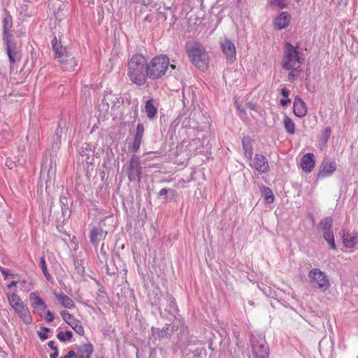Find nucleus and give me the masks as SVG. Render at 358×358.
Returning a JSON list of instances; mask_svg holds the SVG:
<instances>
[{
	"mask_svg": "<svg viewBox=\"0 0 358 358\" xmlns=\"http://www.w3.org/2000/svg\"><path fill=\"white\" fill-rule=\"evenodd\" d=\"M290 102H291V99H281V100H280V104H281L282 106H286L287 103H290Z\"/></svg>",
	"mask_w": 358,
	"mask_h": 358,
	"instance_id": "obj_51",
	"label": "nucleus"
},
{
	"mask_svg": "<svg viewBox=\"0 0 358 358\" xmlns=\"http://www.w3.org/2000/svg\"><path fill=\"white\" fill-rule=\"evenodd\" d=\"M250 343L254 358H268L269 349L264 336L252 334Z\"/></svg>",
	"mask_w": 358,
	"mask_h": 358,
	"instance_id": "obj_6",
	"label": "nucleus"
},
{
	"mask_svg": "<svg viewBox=\"0 0 358 358\" xmlns=\"http://www.w3.org/2000/svg\"><path fill=\"white\" fill-rule=\"evenodd\" d=\"M0 271L1 272V273L5 275L6 277H7L8 275H10V273H9V271L8 270H6L3 268H0ZM10 275L13 276V274H10Z\"/></svg>",
	"mask_w": 358,
	"mask_h": 358,
	"instance_id": "obj_50",
	"label": "nucleus"
},
{
	"mask_svg": "<svg viewBox=\"0 0 358 358\" xmlns=\"http://www.w3.org/2000/svg\"><path fill=\"white\" fill-rule=\"evenodd\" d=\"M299 48V45L294 46L289 42L285 43L284 55L281 62L283 69H297L301 67L304 59L300 57Z\"/></svg>",
	"mask_w": 358,
	"mask_h": 358,
	"instance_id": "obj_3",
	"label": "nucleus"
},
{
	"mask_svg": "<svg viewBox=\"0 0 358 358\" xmlns=\"http://www.w3.org/2000/svg\"><path fill=\"white\" fill-rule=\"evenodd\" d=\"M55 296L59 303L65 308L71 309L75 307L73 301L64 293H55Z\"/></svg>",
	"mask_w": 358,
	"mask_h": 358,
	"instance_id": "obj_26",
	"label": "nucleus"
},
{
	"mask_svg": "<svg viewBox=\"0 0 358 358\" xmlns=\"http://www.w3.org/2000/svg\"><path fill=\"white\" fill-rule=\"evenodd\" d=\"M58 357V350L54 351L53 353H51L50 355V358H57Z\"/></svg>",
	"mask_w": 358,
	"mask_h": 358,
	"instance_id": "obj_54",
	"label": "nucleus"
},
{
	"mask_svg": "<svg viewBox=\"0 0 358 358\" xmlns=\"http://www.w3.org/2000/svg\"><path fill=\"white\" fill-rule=\"evenodd\" d=\"M289 91L287 89H286L285 87L281 89V94L284 97H287L289 96Z\"/></svg>",
	"mask_w": 358,
	"mask_h": 358,
	"instance_id": "obj_48",
	"label": "nucleus"
},
{
	"mask_svg": "<svg viewBox=\"0 0 358 358\" xmlns=\"http://www.w3.org/2000/svg\"><path fill=\"white\" fill-rule=\"evenodd\" d=\"M13 309L25 324H29L32 322L30 311L23 303L15 307Z\"/></svg>",
	"mask_w": 358,
	"mask_h": 358,
	"instance_id": "obj_22",
	"label": "nucleus"
},
{
	"mask_svg": "<svg viewBox=\"0 0 358 358\" xmlns=\"http://www.w3.org/2000/svg\"><path fill=\"white\" fill-rule=\"evenodd\" d=\"M145 112L148 118L152 119L155 117L157 109L153 104V99H150L147 100L145 104Z\"/></svg>",
	"mask_w": 358,
	"mask_h": 358,
	"instance_id": "obj_28",
	"label": "nucleus"
},
{
	"mask_svg": "<svg viewBox=\"0 0 358 358\" xmlns=\"http://www.w3.org/2000/svg\"><path fill=\"white\" fill-rule=\"evenodd\" d=\"M289 71L290 72L288 75L289 80L290 82H294L299 77V73L301 72V67L298 68L297 69H291Z\"/></svg>",
	"mask_w": 358,
	"mask_h": 358,
	"instance_id": "obj_37",
	"label": "nucleus"
},
{
	"mask_svg": "<svg viewBox=\"0 0 358 358\" xmlns=\"http://www.w3.org/2000/svg\"><path fill=\"white\" fill-rule=\"evenodd\" d=\"M44 319L48 322H52L55 319L54 314L50 310H46L45 316L44 317Z\"/></svg>",
	"mask_w": 358,
	"mask_h": 358,
	"instance_id": "obj_43",
	"label": "nucleus"
},
{
	"mask_svg": "<svg viewBox=\"0 0 358 358\" xmlns=\"http://www.w3.org/2000/svg\"><path fill=\"white\" fill-rule=\"evenodd\" d=\"M101 358H105V357H101Z\"/></svg>",
	"mask_w": 358,
	"mask_h": 358,
	"instance_id": "obj_57",
	"label": "nucleus"
},
{
	"mask_svg": "<svg viewBox=\"0 0 358 358\" xmlns=\"http://www.w3.org/2000/svg\"><path fill=\"white\" fill-rule=\"evenodd\" d=\"M127 174L129 181L140 182L142 174V167L141 166L139 158L135 155H134L131 158Z\"/></svg>",
	"mask_w": 358,
	"mask_h": 358,
	"instance_id": "obj_9",
	"label": "nucleus"
},
{
	"mask_svg": "<svg viewBox=\"0 0 358 358\" xmlns=\"http://www.w3.org/2000/svg\"><path fill=\"white\" fill-rule=\"evenodd\" d=\"M76 356V352H74L73 350H70L67 353V355H66L64 357H62L61 358H75Z\"/></svg>",
	"mask_w": 358,
	"mask_h": 358,
	"instance_id": "obj_45",
	"label": "nucleus"
},
{
	"mask_svg": "<svg viewBox=\"0 0 358 358\" xmlns=\"http://www.w3.org/2000/svg\"><path fill=\"white\" fill-rule=\"evenodd\" d=\"M43 331H38V335L41 340L45 341L48 338L49 336L48 334V332H49L50 329L48 327H43Z\"/></svg>",
	"mask_w": 358,
	"mask_h": 358,
	"instance_id": "obj_40",
	"label": "nucleus"
},
{
	"mask_svg": "<svg viewBox=\"0 0 358 358\" xmlns=\"http://www.w3.org/2000/svg\"><path fill=\"white\" fill-rule=\"evenodd\" d=\"M271 3L273 6L279 7L280 8H283L287 6L285 0H271Z\"/></svg>",
	"mask_w": 358,
	"mask_h": 358,
	"instance_id": "obj_41",
	"label": "nucleus"
},
{
	"mask_svg": "<svg viewBox=\"0 0 358 358\" xmlns=\"http://www.w3.org/2000/svg\"><path fill=\"white\" fill-rule=\"evenodd\" d=\"M17 281H12L8 285V288L11 289L13 287H15L17 285Z\"/></svg>",
	"mask_w": 358,
	"mask_h": 358,
	"instance_id": "obj_53",
	"label": "nucleus"
},
{
	"mask_svg": "<svg viewBox=\"0 0 358 358\" xmlns=\"http://www.w3.org/2000/svg\"><path fill=\"white\" fill-rule=\"evenodd\" d=\"M310 282L313 288L324 292L330 287V282L324 272L318 268H313L308 273Z\"/></svg>",
	"mask_w": 358,
	"mask_h": 358,
	"instance_id": "obj_7",
	"label": "nucleus"
},
{
	"mask_svg": "<svg viewBox=\"0 0 358 358\" xmlns=\"http://www.w3.org/2000/svg\"><path fill=\"white\" fill-rule=\"evenodd\" d=\"M57 338L62 342L70 341L73 337V334L71 331H59L57 335Z\"/></svg>",
	"mask_w": 358,
	"mask_h": 358,
	"instance_id": "obj_34",
	"label": "nucleus"
},
{
	"mask_svg": "<svg viewBox=\"0 0 358 358\" xmlns=\"http://www.w3.org/2000/svg\"><path fill=\"white\" fill-rule=\"evenodd\" d=\"M127 75L131 83L143 86L146 83L148 76L147 73V60L140 53L134 54L127 62Z\"/></svg>",
	"mask_w": 358,
	"mask_h": 358,
	"instance_id": "obj_1",
	"label": "nucleus"
},
{
	"mask_svg": "<svg viewBox=\"0 0 358 358\" xmlns=\"http://www.w3.org/2000/svg\"><path fill=\"white\" fill-rule=\"evenodd\" d=\"M246 106H247L248 108H249L250 110H256V108H257L256 105L251 102L247 103Z\"/></svg>",
	"mask_w": 358,
	"mask_h": 358,
	"instance_id": "obj_49",
	"label": "nucleus"
},
{
	"mask_svg": "<svg viewBox=\"0 0 358 358\" xmlns=\"http://www.w3.org/2000/svg\"><path fill=\"white\" fill-rule=\"evenodd\" d=\"M144 131H145V129H144L143 124L141 123H138L136 127V134L134 136V139L139 140V141H142Z\"/></svg>",
	"mask_w": 358,
	"mask_h": 358,
	"instance_id": "obj_36",
	"label": "nucleus"
},
{
	"mask_svg": "<svg viewBox=\"0 0 358 358\" xmlns=\"http://www.w3.org/2000/svg\"><path fill=\"white\" fill-rule=\"evenodd\" d=\"M187 53L192 62L200 70L208 68V56L206 51L199 43H194L187 48Z\"/></svg>",
	"mask_w": 358,
	"mask_h": 358,
	"instance_id": "obj_5",
	"label": "nucleus"
},
{
	"mask_svg": "<svg viewBox=\"0 0 358 358\" xmlns=\"http://www.w3.org/2000/svg\"><path fill=\"white\" fill-rule=\"evenodd\" d=\"M60 315L62 319L68 324L78 334L83 336L85 334L84 328L80 320L66 310H62Z\"/></svg>",
	"mask_w": 358,
	"mask_h": 358,
	"instance_id": "obj_11",
	"label": "nucleus"
},
{
	"mask_svg": "<svg viewBox=\"0 0 358 358\" xmlns=\"http://www.w3.org/2000/svg\"><path fill=\"white\" fill-rule=\"evenodd\" d=\"M253 164L255 169L260 173H266L269 170V165L267 159L262 155H255Z\"/></svg>",
	"mask_w": 358,
	"mask_h": 358,
	"instance_id": "obj_18",
	"label": "nucleus"
},
{
	"mask_svg": "<svg viewBox=\"0 0 358 358\" xmlns=\"http://www.w3.org/2000/svg\"><path fill=\"white\" fill-rule=\"evenodd\" d=\"M107 234V231H104L101 227H93L90 233V242L96 246L99 241L106 238Z\"/></svg>",
	"mask_w": 358,
	"mask_h": 358,
	"instance_id": "obj_21",
	"label": "nucleus"
},
{
	"mask_svg": "<svg viewBox=\"0 0 358 358\" xmlns=\"http://www.w3.org/2000/svg\"><path fill=\"white\" fill-rule=\"evenodd\" d=\"M40 266H41V268L43 273L44 275L45 276L46 279L48 280H50L51 279V275L48 271V268H47V265H46V262H45V259L44 257H41L40 259Z\"/></svg>",
	"mask_w": 358,
	"mask_h": 358,
	"instance_id": "obj_35",
	"label": "nucleus"
},
{
	"mask_svg": "<svg viewBox=\"0 0 358 358\" xmlns=\"http://www.w3.org/2000/svg\"><path fill=\"white\" fill-rule=\"evenodd\" d=\"M262 193L264 199L266 200L268 203H271L273 202L274 195L272 190L270 188L264 187Z\"/></svg>",
	"mask_w": 358,
	"mask_h": 358,
	"instance_id": "obj_33",
	"label": "nucleus"
},
{
	"mask_svg": "<svg viewBox=\"0 0 358 358\" xmlns=\"http://www.w3.org/2000/svg\"><path fill=\"white\" fill-rule=\"evenodd\" d=\"M120 104V96L117 94H113L112 92L106 91L102 99V110L107 111L110 107L112 108L118 106Z\"/></svg>",
	"mask_w": 358,
	"mask_h": 358,
	"instance_id": "obj_13",
	"label": "nucleus"
},
{
	"mask_svg": "<svg viewBox=\"0 0 358 358\" xmlns=\"http://www.w3.org/2000/svg\"><path fill=\"white\" fill-rule=\"evenodd\" d=\"M152 337L155 341L169 339L173 332V327L166 324L162 329L152 327Z\"/></svg>",
	"mask_w": 358,
	"mask_h": 358,
	"instance_id": "obj_12",
	"label": "nucleus"
},
{
	"mask_svg": "<svg viewBox=\"0 0 358 358\" xmlns=\"http://www.w3.org/2000/svg\"><path fill=\"white\" fill-rule=\"evenodd\" d=\"M169 67V58L166 55H160L153 57L150 62H147V73L148 78L158 80L162 78Z\"/></svg>",
	"mask_w": 358,
	"mask_h": 358,
	"instance_id": "obj_2",
	"label": "nucleus"
},
{
	"mask_svg": "<svg viewBox=\"0 0 358 358\" xmlns=\"http://www.w3.org/2000/svg\"><path fill=\"white\" fill-rule=\"evenodd\" d=\"M93 352V346L90 343L80 345L78 348V353L75 358H90Z\"/></svg>",
	"mask_w": 358,
	"mask_h": 358,
	"instance_id": "obj_23",
	"label": "nucleus"
},
{
	"mask_svg": "<svg viewBox=\"0 0 358 358\" xmlns=\"http://www.w3.org/2000/svg\"><path fill=\"white\" fill-rule=\"evenodd\" d=\"M252 140L250 136H244L242 138V146L244 150L245 157L251 159L252 156Z\"/></svg>",
	"mask_w": 358,
	"mask_h": 358,
	"instance_id": "obj_25",
	"label": "nucleus"
},
{
	"mask_svg": "<svg viewBox=\"0 0 358 358\" xmlns=\"http://www.w3.org/2000/svg\"><path fill=\"white\" fill-rule=\"evenodd\" d=\"M336 169V164L334 162L324 160L320 166L317 173V178H324L331 176Z\"/></svg>",
	"mask_w": 358,
	"mask_h": 358,
	"instance_id": "obj_16",
	"label": "nucleus"
},
{
	"mask_svg": "<svg viewBox=\"0 0 358 358\" xmlns=\"http://www.w3.org/2000/svg\"><path fill=\"white\" fill-rule=\"evenodd\" d=\"M238 109L241 112H244V110H243V109H241L240 106H238Z\"/></svg>",
	"mask_w": 358,
	"mask_h": 358,
	"instance_id": "obj_56",
	"label": "nucleus"
},
{
	"mask_svg": "<svg viewBox=\"0 0 358 358\" xmlns=\"http://www.w3.org/2000/svg\"><path fill=\"white\" fill-rule=\"evenodd\" d=\"M169 190L166 188H162L159 192L158 193L159 196H166L168 193Z\"/></svg>",
	"mask_w": 358,
	"mask_h": 358,
	"instance_id": "obj_47",
	"label": "nucleus"
},
{
	"mask_svg": "<svg viewBox=\"0 0 358 358\" xmlns=\"http://www.w3.org/2000/svg\"><path fill=\"white\" fill-rule=\"evenodd\" d=\"M220 47L223 54L225 56L227 64H233L236 60V50L234 43L224 38L220 41Z\"/></svg>",
	"mask_w": 358,
	"mask_h": 358,
	"instance_id": "obj_10",
	"label": "nucleus"
},
{
	"mask_svg": "<svg viewBox=\"0 0 358 358\" xmlns=\"http://www.w3.org/2000/svg\"><path fill=\"white\" fill-rule=\"evenodd\" d=\"M332 219L330 217H327L320 222L319 226L323 231V233H324V231L329 232L332 231Z\"/></svg>",
	"mask_w": 358,
	"mask_h": 358,
	"instance_id": "obj_30",
	"label": "nucleus"
},
{
	"mask_svg": "<svg viewBox=\"0 0 358 358\" xmlns=\"http://www.w3.org/2000/svg\"><path fill=\"white\" fill-rule=\"evenodd\" d=\"M94 152V147L88 143H84L78 148V153L80 156L83 157L82 160L85 161L87 164H93Z\"/></svg>",
	"mask_w": 358,
	"mask_h": 358,
	"instance_id": "obj_14",
	"label": "nucleus"
},
{
	"mask_svg": "<svg viewBox=\"0 0 358 358\" xmlns=\"http://www.w3.org/2000/svg\"><path fill=\"white\" fill-rule=\"evenodd\" d=\"M12 19L10 16L6 17L3 19V41L13 38L10 30L12 28Z\"/></svg>",
	"mask_w": 358,
	"mask_h": 358,
	"instance_id": "obj_24",
	"label": "nucleus"
},
{
	"mask_svg": "<svg viewBox=\"0 0 358 358\" xmlns=\"http://www.w3.org/2000/svg\"><path fill=\"white\" fill-rule=\"evenodd\" d=\"M7 297L10 304L13 308L23 303L20 296L15 293H8Z\"/></svg>",
	"mask_w": 358,
	"mask_h": 358,
	"instance_id": "obj_31",
	"label": "nucleus"
},
{
	"mask_svg": "<svg viewBox=\"0 0 358 358\" xmlns=\"http://www.w3.org/2000/svg\"><path fill=\"white\" fill-rule=\"evenodd\" d=\"M48 345L50 348H51L54 351H57V348L55 345V341H50L48 342Z\"/></svg>",
	"mask_w": 358,
	"mask_h": 358,
	"instance_id": "obj_46",
	"label": "nucleus"
},
{
	"mask_svg": "<svg viewBox=\"0 0 358 358\" xmlns=\"http://www.w3.org/2000/svg\"><path fill=\"white\" fill-rule=\"evenodd\" d=\"M290 20L291 15L287 12L282 11L274 20V27L278 30L285 29L289 24Z\"/></svg>",
	"mask_w": 358,
	"mask_h": 358,
	"instance_id": "obj_19",
	"label": "nucleus"
},
{
	"mask_svg": "<svg viewBox=\"0 0 358 358\" xmlns=\"http://www.w3.org/2000/svg\"><path fill=\"white\" fill-rule=\"evenodd\" d=\"M62 134V129L61 128V122H59L58 127L55 130L57 141H58L59 144H60V143H61Z\"/></svg>",
	"mask_w": 358,
	"mask_h": 358,
	"instance_id": "obj_42",
	"label": "nucleus"
},
{
	"mask_svg": "<svg viewBox=\"0 0 358 358\" xmlns=\"http://www.w3.org/2000/svg\"><path fill=\"white\" fill-rule=\"evenodd\" d=\"M301 168L306 173H310L315 166V155L313 153L305 154L301 160Z\"/></svg>",
	"mask_w": 358,
	"mask_h": 358,
	"instance_id": "obj_17",
	"label": "nucleus"
},
{
	"mask_svg": "<svg viewBox=\"0 0 358 358\" xmlns=\"http://www.w3.org/2000/svg\"><path fill=\"white\" fill-rule=\"evenodd\" d=\"M167 301L169 302V311L178 310L176 300L173 296H169L167 298Z\"/></svg>",
	"mask_w": 358,
	"mask_h": 358,
	"instance_id": "obj_38",
	"label": "nucleus"
},
{
	"mask_svg": "<svg viewBox=\"0 0 358 358\" xmlns=\"http://www.w3.org/2000/svg\"><path fill=\"white\" fill-rule=\"evenodd\" d=\"M141 143V141L136 140V139L134 140V142H133V144L131 146V149L134 152H136L139 150Z\"/></svg>",
	"mask_w": 358,
	"mask_h": 358,
	"instance_id": "obj_44",
	"label": "nucleus"
},
{
	"mask_svg": "<svg viewBox=\"0 0 358 358\" xmlns=\"http://www.w3.org/2000/svg\"><path fill=\"white\" fill-rule=\"evenodd\" d=\"M52 45L55 54V57L58 59L62 68L67 71H74L77 66V61L75 57L73 56L66 48H63L59 44H57L56 38L52 40Z\"/></svg>",
	"mask_w": 358,
	"mask_h": 358,
	"instance_id": "obj_4",
	"label": "nucleus"
},
{
	"mask_svg": "<svg viewBox=\"0 0 358 358\" xmlns=\"http://www.w3.org/2000/svg\"><path fill=\"white\" fill-rule=\"evenodd\" d=\"M29 299L32 301L31 306L34 311L43 316V313L48 308L45 301L36 292L30 293Z\"/></svg>",
	"mask_w": 358,
	"mask_h": 358,
	"instance_id": "obj_15",
	"label": "nucleus"
},
{
	"mask_svg": "<svg viewBox=\"0 0 358 358\" xmlns=\"http://www.w3.org/2000/svg\"><path fill=\"white\" fill-rule=\"evenodd\" d=\"M357 358H358V356H357Z\"/></svg>",
	"mask_w": 358,
	"mask_h": 358,
	"instance_id": "obj_58",
	"label": "nucleus"
},
{
	"mask_svg": "<svg viewBox=\"0 0 358 358\" xmlns=\"http://www.w3.org/2000/svg\"><path fill=\"white\" fill-rule=\"evenodd\" d=\"M343 241L346 248H352L357 242V236L356 234H350L349 232L344 233Z\"/></svg>",
	"mask_w": 358,
	"mask_h": 358,
	"instance_id": "obj_27",
	"label": "nucleus"
},
{
	"mask_svg": "<svg viewBox=\"0 0 358 358\" xmlns=\"http://www.w3.org/2000/svg\"><path fill=\"white\" fill-rule=\"evenodd\" d=\"M6 54L8 57L10 66L21 59V48L17 45L13 38L4 41Z\"/></svg>",
	"mask_w": 358,
	"mask_h": 358,
	"instance_id": "obj_8",
	"label": "nucleus"
},
{
	"mask_svg": "<svg viewBox=\"0 0 358 358\" xmlns=\"http://www.w3.org/2000/svg\"><path fill=\"white\" fill-rule=\"evenodd\" d=\"M283 126L287 134L292 135L295 133V124L287 115H285L284 117Z\"/></svg>",
	"mask_w": 358,
	"mask_h": 358,
	"instance_id": "obj_29",
	"label": "nucleus"
},
{
	"mask_svg": "<svg viewBox=\"0 0 358 358\" xmlns=\"http://www.w3.org/2000/svg\"><path fill=\"white\" fill-rule=\"evenodd\" d=\"M169 66H170V68H171V69H176V66H175L174 64H169Z\"/></svg>",
	"mask_w": 358,
	"mask_h": 358,
	"instance_id": "obj_55",
	"label": "nucleus"
},
{
	"mask_svg": "<svg viewBox=\"0 0 358 358\" xmlns=\"http://www.w3.org/2000/svg\"><path fill=\"white\" fill-rule=\"evenodd\" d=\"M324 238L330 245V248L333 250H336V244L334 241V235L332 231H324Z\"/></svg>",
	"mask_w": 358,
	"mask_h": 358,
	"instance_id": "obj_32",
	"label": "nucleus"
},
{
	"mask_svg": "<svg viewBox=\"0 0 358 358\" xmlns=\"http://www.w3.org/2000/svg\"><path fill=\"white\" fill-rule=\"evenodd\" d=\"M293 112L299 117H303L308 113L306 103L299 97L296 96L293 103Z\"/></svg>",
	"mask_w": 358,
	"mask_h": 358,
	"instance_id": "obj_20",
	"label": "nucleus"
},
{
	"mask_svg": "<svg viewBox=\"0 0 358 358\" xmlns=\"http://www.w3.org/2000/svg\"><path fill=\"white\" fill-rule=\"evenodd\" d=\"M331 134V129L329 127H327L325 128V129L323 131L322 139V141L325 143L327 142V141L329 139L330 136Z\"/></svg>",
	"mask_w": 358,
	"mask_h": 358,
	"instance_id": "obj_39",
	"label": "nucleus"
},
{
	"mask_svg": "<svg viewBox=\"0 0 358 358\" xmlns=\"http://www.w3.org/2000/svg\"><path fill=\"white\" fill-rule=\"evenodd\" d=\"M152 305H155L156 306H160V300L159 299H155V301L153 302H152Z\"/></svg>",
	"mask_w": 358,
	"mask_h": 358,
	"instance_id": "obj_52",
	"label": "nucleus"
}]
</instances>
